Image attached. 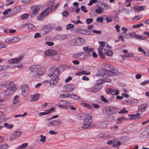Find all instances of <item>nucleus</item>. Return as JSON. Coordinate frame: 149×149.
Wrapping results in <instances>:
<instances>
[{
	"label": "nucleus",
	"mask_w": 149,
	"mask_h": 149,
	"mask_svg": "<svg viewBox=\"0 0 149 149\" xmlns=\"http://www.w3.org/2000/svg\"><path fill=\"white\" fill-rule=\"evenodd\" d=\"M29 69L31 72L32 77L35 78H39L46 71V69L44 68L35 65L31 66Z\"/></svg>",
	"instance_id": "1"
},
{
	"label": "nucleus",
	"mask_w": 149,
	"mask_h": 149,
	"mask_svg": "<svg viewBox=\"0 0 149 149\" xmlns=\"http://www.w3.org/2000/svg\"><path fill=\"white\" fill-rule=\"evenodd\" d=\"M98 74L97 76H100L104 77V75H107L110 77L115 75H118V70L115 67L113 69H110V70L104 71L102 70H100L98 71Z\"/></svg>",
	"instance_id": "2"
},
{
	"label": "nucleus",
	"mask_w": 149,
	"mask_h": 149,
	"mask_svg": "<svg viewBox=\"0 0 149 149\" xmlns=\"http://www.w3.org/2000/svg\"><path fill=\"white\" fill-rule=\"evenodd\" d=\"M92 116L91 114L86 115L85 116L82 128L87 129L88 128L92 122Z\"/></svg>",
	"instance_id": "3"
},
{
	"label": "nucleus",
	"mask_w": 149,
	"mask_h": 149,
	"mask_svg": "<svg viewBox=\"0 0 149 149\" xmlns=\"http://www.w3.org/2000/svg\"><path fill=\"white\" fill-rule=\"evenodd\" d=\"M103 85L101 83L97 84L95 85L93 87L89 88H86V90L88 92L92 93L100 91L102 88Z\"/></svg>",
	"instance_id": "4"
},
{
	"label": "nucleus",
	"mask_w": 149,
	"mask_h": 149,
	"mask_svg": "<svg viewBox=\"0 0 149 149\" xmlns=\"http://www.w3.org/2000/svg\"><path fill=\"white\" fill-rule=\"evenodd\" d=\"M52 7H51V8L49 7H47L41 13L38 17V19L40 20L42 19L43 18L48 15L50 11L52 10Z\"/></svg>",
	"instance_id": "5"
},
{
	"label": "nucleus",
	"mask_w": 149,
	"mask_h": 149,
	"mask_svg": "<svg viewBox=\"0 0 149 149\" xmlns=\"http://www.w3.org/2000/svg\"><path fill=\"white\" fill-rule=\"evenodd\" d=\"M52 74H48V76L51 77L54 75V76L58 77L60 75V71L58 68L56 67H52Z\"/></svg>",
	"instance_id": "6"
},
{
	"label": "nucleus",
	"mask_w": 149,
	"mask_h": 149,
	"mask_svg": "<svg viewBox=\"0 0 149 149\" xmlns=\"http://www.w3.org/2000/svg\"><path fill=\"white\" fill-rule=\"evenodd\" d=\"M59 79V77L54 76L49 81L50 86L51 87H54L57 83Z\"/></svg>",
	"instance_id": "7"
},
{
	"label": "nucleus",
	"mask_w": 149,
	"mask_h": 149,
	"mask_svg": "<svg viewBox=\"0 0 149 149\" xmlns=\"http://www.w3.org/2000/svg\"><path fill=\"white\" fill-rule=\"evenodd\" d=\"M75 30V32L76 33L83 35H91L92 33V32L90 33L91 32H89V31H88L87 29H82L80 28H78L76 29Z\"/></svg>",
	"instance_id": "8"
},
{
	"label": "nucleus",
	"mask_w": 149,
	"mask_h": 149,
	"mask_svg": "<svg viewBox=\"0 0 149 149\" xmlns=\"http://www.w3.org/2000/svg\"><path fill=\"white\" fill-rule=\"evenodd\" d=\"M118 111V110L117 108L115 107H111L107 109L106 111V113L108 115L110 114H114L116 113Z\"/></svg>",
	"instance_id": "9"
},
{
	"label": "nucleus",
	"mask_w": 149,
	"mask_h": 149,
	"mask_svg": "<svg viewBox=\"0 0 149 149\" xmlns=\"http://www.w3.org/2000/svg\"><path fill=\"white\" fill-rule=\"evenodd\" d=\"M30 9L32 12L30 14L31 17H33L38 12V7L36 6H31Z\"/></svg>",
	"instance_id": "10"
},
{
	"label": "nucleus",
	"mask_w": 149,
	"mask_h": 149,
	"mask_svg": "<svg viewBox=\"0 0 149 149\" xmlns=\"http://www.w3.org/2000/svg\"><path fill=\"white\" fill-rule=\"evenodd\" d=\"M53 28L51 24H48L45 26L43 30V33L44 35H46L51 32Z\"/></svg>",
	"instance_id": "11"
},
{
	"label": "nucleus",
	"mask_w": 149,
	"mask_h": 149,
	"mask_svg": "<svg viewBox=\"0 0 149 149\" xmlns=\"http://www.w3.org/2000/svg\"><path fill=\"white\" fill-rule=\"evenodd\" d=\"M6 88L9 90L14 92L15 91L16 87H15L14 84L10 81L8 82L6 84Z\"/></svg>",
	"instance_id": "12"
},
{
	"label": "nucleus",
	"mask_w": 149,
	"mask_h": 149,
	"mask_svg": "<svg viewBox=\"0 0 149 149\" xmlns=\"http://www.w3.org/2000/svg\"><path fill=\"white\" fill-rule=\"evenodd\" d=\"M140 137L141 139H146L149 137V129H147L141 133L140 135Z\"/></svg>",
	"instance_id": "13"
},
{
	"label": "nucleus",
	"mask_w": 149,
	"mask_h": 149,
	"mask_svg": "<svg viewBox=\"0 0 149 149\" xmlns=\"http://www.w3.org/2000/svg\"><path fill=\"white\" fill-rule=\"evenodd\" d=\"M62 123V122L60 120H53L50 122L49 125L50 127H53L57 126Z\"/></svg>",
	"instance_id": "14"
},
{
	"label": "nucleus",
	"mask_w": 149,
	"mask_h": 149,
	"mask_svg": "<svg viewBox=\"0 0 149 149\" xmlns=\"http://www.w3.org/2000/svg\"><path fill=\"white\" fill-rule=\"evenodd\" d=\"M22 133V131H16L14 132L10 136V140H13L15 138L19 137Z\"/></svg>",
	"instance_id": "15"
},
{
	"label": "nucleus",
	"mask_w": 149,
	"mask_h": 149,
	"mask_svg": "<svg viewBox=\"0 0 149 149\" xmlns=\"http://www.w3.org/2000/svg\"><path fill=\"white\" fill-rule=\"evenodd\" d=\"M101 67L102 68L104 69L105 71L110 70V69H113L114 67L106 63H103L101 65Z\"/></svg>",
	"instance_id": "16"
},
{
	"label": "nucleus",
	"mask_w": 149,
	"mask_h": 149,
	"mask_svg": "<svg viewBox=\"0 0 149 149\" xmlns=\"http://www.w3.org/2000/svg\"><path fill=\"white\" fill-rule=\"evenodd\" d=\"M65 89L68 91L71 92L74 89L75 86L73 84H70L65 85Z\"/></svg>",
	"instance_id": "17"
},
{
	"label": "nucleus",
	"mask_w": 149,
	"mask_h": 149,
	"mask_svg": "<svg viewBox=\"0 0 149 149\" xmlns=\"http://www.w3.org/2000/svg\"><path fill=\"white\" fill-rule=\"evenodd\" d=\"M14 92L6 88V89H5L1 93L3 96H7L13 94Z\"/></svg>",
	"instance_id": "18"
},
{
	"label": "nucleus",
	"mask_w": 149,
	"mask_h": 149,
	"mask_svg": "<svg viewBox=\"0 0 149 149\" xmlns=\"http://www.w3.org/2000/svg\"><path fill=\"white\" fill-rule=\"evenodd\" d=\"M56 53L55 50L52 49L47 50L45 52V54L48 56H53L56 54Z\"/></svg>",
	"instance_id": "19"
},
{
	"label": "nucleus",
	"mask_w": 149,
	"mask_h": 149,
	"mask_svg": "<svg viewBox=\"0 0 149 149\" xmlns=\"http://www.w3.org/2000/svg\"><path fill=\"white\" fill-rule=\"evenodd\" d=\"M72 41H77V42H78L77 44L75 43L74 44L75 45H82L84 42L85 41L84 39L82 38H81L80 37H78L77 40H73Z\"/></svg>",
	"instance_id": "20"
},
{
	"label": "nucleus",
	"mask_w": 149,
	"mask_h": 149,
	"mask_svg": "<svg viewBox=\"0 0 149 149\" xmlns=\"http://www.w3.org/2000/svg\"><path fill=\"white\" fill-rule=\"evenodd\" d=\"M23 57V56L21 55L19 57L17 58H13L10 60L9 61V62L10 63H17L21 60Z\"/></svg>",
	"instance_id": "21"
},
{
	"label": "nucleus",
	"mask_w": 149,
	"mask_h": 149,
	"mask_svg": "<svg viewBox=\"0 0 149 149\" xmlns=\"http://www.w3.org/2000/svg\"><path fill=\"white\" fill-rule=\"evenodd\" d=\"M83 50L87 54H88L93 51L94 50V49L93 48H89V46H87L86 47H83Z\"/></svg>",
	"instance_id": "22"
},
{
	"label": "nucleus",
	"mask_w": 149,
	"mask_h": 149,
	"mask_svg": "<svg viewBox=\"0 0 149 149\" xmlns=\"http://www.w3.org/2000/svg\"><path fill=\"white\" fill-rule=\"evenodd\" d=\"M22 93H28L29 90V88L27 85H24L22 86Z\"/></svg>",
	"instance_id": "23"
},
{
	"label": "nucleus",
	"mask_w": 149,
	"mask_h": 149,
	"mask_svg": "<svg viewBox=\"0 0 149 149\" xmlns=\"http://www.w3.org/2000/svg\"><path fill=\"white\" fill-rule=\"evenodd\" d=\"M40 96V94L38 93H36L33 95L31 96V101L33 102L35 101H37L39 97Z\"/></svg>",
	"instance_id": "24"
},
{
	"label": "nucleus",
	"mask_w": 149,
	"mask_h": 149,
	"mask_svg": "<svg viewBox=\"0 0 149 149\" xmlns=\"http://www.w3.org/2000/svg\"><path fill=\"white\" fill-rule=\"evenodd\" d=\"M67 36L65 34H61L57 36V39L59 40H63L66 39Z\"/></svg>",
	"instance_id": "25"
},
{
	"label": "nucleus",
	"mask_w": 149,
	"mask_h": 149,
	"mask_svg": "<svg viewBox=\"0 0 149 149\" xmlns=\"http://www.w3.org/2000/svg\"><path fill=\"white\" fill-rule=\"evenodd\" d=\"M140 114L139 113H137L136 114H133L129 115V116L131 117V119L134 120L138 118L139 117H140Z\"/></svg>",
	"instance_id": "26"
},
{
	"label": "nucleus",
	"mask_w": 149,
	"mask_h": 149,
	"mask_svg": "<svg viewBox=\"0 0 149 149\" xmlns=\"http://www.w3.org/2000/svg\"><path fill=\"white\" fill-rule=\"evenodd\" d=\"M129 137L127 136L121 137L120 138V140L122 143L127 142L129 141Z\"/></svg>",
	"instance_id": "27"
},
{
	"label": "nucleus",
	"mask_w": 149,
	"mask_h": 149,
	"mask_svg": "<svg viewBox=\"0 0 149 149\" xmlns=\"http://www.w3.org/2000/svg\"><path fill=\"white\" fill-rule=\"evenodd\" d=\"M104 51V54L107 56H111L113 54V52L111 50L106 49Z\"/></svg>",
	"instance_id": "28"
},
{
	"label": "nucleus",
	"mask_w": 149,
	"mask_h": 149,
	"mask_svg": "<svg viewBox=\"0 0 149 149\" xmlns=\"http://www.w3.org/2000/svg\"><path fill=\"white\" fill-rule=\"evenodd\" d=\"M28 28L29 31H34L36 29V27L31 24H28Z\"/></svg>",
	"instance_id": "29"
},
{
	"label": "nucleus",
	"mask_w": 149,
	"mask_h": 149,
	"mask_svg": "<svg viewBox=\"0 0 149 149\" xmlns=\"http://www.w3.org/2000/svg\"><path fill=\"white\" fill-rule=\"evenodd\" d=\"M104 11L103 8L100 6H98V8L95 10V12L98 14H100Z\"/></svg>",
	"instance_id": "30"
},
{
	"label": "nucleus",
	"mask_w": 149,
	"mask_h": 149,
	"mask_svg": "<svg viewBox=\"0 0 149 149\" xmlns=\"http://www.w3.org/2000/svg\"><path fill=\"white\" fill-rule=\"evenodd\" d=\"M113 147H118L120 144L121 143L120 141H118L117 140H114L113 141Z\"/></svg>",
	"instance_id": "31"
},
{
	"label": "nucleus",
	"mask_w": 149,
	"mask_h": 149,
	"mask_svg": "<svg viewBox=\"0 0 149 149\" xmlns=\"http://www.w3.org/2000/svg\"><path fill=\"white\" fill-rule=\"evenodd\" d=\"M4 127L9 129H11L13 128L14 125L13 124H9L8 123H5L4 124Z\"/></svg>",
	"instance_id": "32"
},
{
	"label": "nucleus",
	"mask_w": 149,
	"mask_h": 149,
	"mask_svg": "<svg viewBox=\"0 0 149 149\" xmlns=\"http://www.w3.org/2000/svg\"><path fill=\"white\" fill-rule=\"evenodd\" d=\"M12 38V43H16L20 40V38L17 36H14Z\"/></svg>",
	"instance_id": "33"
},
{
	"label": "nucleus",
	"mask_w": 149,
	"mask_h": 149,
	"mask_svg": "<svg viewBox=\"0 0 149 149\" xmlns=\"http://www.w3.org/2000/svg\"><path fill=\"white\" fill-rule=\"evenodd\" d=\"M53 56H52V58L54 60L58 61L60 59V56L59 54L56 53V54Z\"/></svg>",
	"instance_id": "34"
},
{
	"label": "nucleus",
	"mask_w": 149,
	"mask_h": 149,
	"mask_svg": "<svg viewBox=\"0 0 149 149\" xmlns=\"http://www.w3.org/2000/svg\"><path fill=\"white\" fill-rule=\"evenodd\" d=\"M134 8L135 10L137 12L143 10V7L142 6H140L139 7L136 6L134 7Z\"/></svg>",
	"instance_id": "35"
},
{
	"label": "nucleus",
	"mask_w": 149,
	"mask_h": 149,
	"mask_svg": "<svg viewBox=\"0 0 149 149\" xmlns=\"http://www.w3.org/2000/svg\"><path fill=\"white\" fill-rule=\"evenodd\" d=\"M137 39L138 40H147L148 39V38L144 36H139V35H137Z\"/></svg>",
	"instance_id": "36"
},
{
	"label": "nucleus",
	"mask_w": 149,
	"mask_h": 149,
	"mask_svg": "<svg viewBox=\"0 0 149 149\" xmlns=\"http://www.w3.org/2000/svg\"><path fill=\"white\" fill-rule=\"evenodd\" d=\"M81 105L85 107H86L88 109H91L92 108V107L91 106L88 104L84 103V102H82L81 104Z\"/></svg>",
	"instance_id": "37"
},
{
	"label": "nucleus",
	"mask_w": 149,
	"mask_h": 149,
	"mask_svg": "<svg viewBox=\"0 0 149 149\" xmlns=\"http://www.w3.org/2000/svg\"><path fill=\"white\" fill-rule=\"evenodd\" d=\"M91 32L90 33H91V32H92L91 34L95 33H96V34H100L102 33V31H101L100 30H91L89 31V32Z\"/></svg>",
	"instance_id": "38"
},
{
	"label": "nucleus",
	"mask_w": 149,
	"mask_h": 149,
	"mask_svg": "<svg viewBox=\"0 0 149 149\" xmlns=\"http://www.w3.org/2000/svg\"><path fill=\"white\" fill-rule=\"evenodd\" d=\"M40 137L41 138L40 139V141L42 143H44L45 142L46 139V137L45 136H43L42 135H40Z\"/></svg>",
	"instance_id": "39"
},
{
	"label": "nucleus",
	"mask_w": 149,
	"mask_h": 149,
	"mask_svg": "<svg viewBox=\"0 0 149 149\" xmlns=\"http://www.w3.org/2000/svg\"><path fill=\"white\" fill-rule=\"evenodd\" d=\"M146 107V105H142L138 107V109L140 111L143 110L145 109Z\"/></svg>",
	"instance_id": "40"
},
{
	"label": "nucleus",
	"mask_w": 149,
	"mask_h": 149,
	"mask_svg": "<svg viewBox=\"0 0 149 149\" xmlns=\"http://www.w3.org/2000/svg\"><path fill=\"white\" fill-rule=\"evenodd\" d=\"M71 98L76 100H79L80 99V97L76 95L72 94Z\"/></svg>",
	"instance_id": "41"
},
{
	"label": "nucleus",
	"mask_w": 149,
	"mask_h": 149,
	"mask_svg": "<svg viewBox=\"0 0 149 149\" xmlns=\"http://www.w3.org/2000/svg\"><path fill=\"white\" fill-rule=\"evenodd\" d=\"M139 100L137 99L134 98H131L130 100V104H132L133 103H136L138 102Z\"/></svg>",
	"instance_id": "42"
},
{
	"label": "nucleus",
	"mask_w": 149,
	"mask_h": 149,
	"mask_svg": "<svg viewBox=\"0 0 149 149\" xmlns=\"http://www.w3.org/2000/svg\"><path fill=\"white\" fill-rule=\"evenodd\" d=\"M28 145V143H23L21 145L19 146L17 148V149H22L24 148H25Z\"/></svg>",
	"instance_id": "43"
},
{
	"label": "nucleus",
	"mask_w": 149,
	"mask_h": 149,
	"mask_svg": "<svg viewBox=\"0 0 149 149\" xmlns=\"http://www.w3.org/2000/svg\"><path fill=\"white\" fill-rule=\"evenodd\" d=\"M8 146V145L6 144L1 145L0 146V149H7Z\"/></svg>",
	"instance_id": "44"
},
{
	"label": "nucleus",
	"mask_w": 149,
	"mask_h": 149,
	"mask_svg": "<svg viewBox=\"0 0 149 149\" xmlns=\"http://www.w3.org/2000/svg\"><path fill=\"white\" fill-rule=\"evenodd\" d=\"M102 82L101 83H102L105 82H107L108 83H110L111 81V79L109 78H106L105 79H102Z\"/></svg>",
	"instance_id": "45"
},
{
	"label": "nucleus",
	"mask_w": 149,
	"mask_h": 149,
	"mask_svg": "<svg viewBox=\"0 0 149 149\" xmlns=\"http://www.w3.org/2000/svg\"><path fill=\"white\" fill-rule=\"evenodd\" d=\"M29 14L27 13H25L22 15L21 17L22 19H25L28 17Z\"/></svg>",
	"instance_id": "46"
},
{
	"label": "nucleus",
	"mask_w": 149,
	"mask_h": 149,
	"mask_svg": "<svg viewBox=\"0 0 149 149\" xmlns=\"http://www.w3.org/2000/svg\"><path fill=\"white\" fill-rule=\"evenodd\" d=\"M74 25L71 24H69L67 25L66 28L67 30H68L70 29H73L74 28Z\"/></svg>",
	"instance_id": "47"
},
{
	"label": "nucleus",
	"mask_w": 149,
	"mask_h": 149,
	"mask_svg": "<svg viewBox=\"0 0 149 149\" xmlns=\"http://www.w3.org/2000/svg\"><path fill=\"white\" fill-rule=\"evenodd\" d=\"M143 23H140L136 25H134L132 26V28L134 29L139 28L140 27L143 26Z\"/></svg>",
	"instance_id": "48"
},
{
	"label": "nucleus",
	"mask_w": 149,
	"mask_h": 149,
	"mask_svg": "<svg viewBox=\"0 0 149 149\" xmlns=\"http://www.w3.org/2000/svg\"><path fill=\"white\" fill-rule=\"evenodd\" d=\"M81 10L84 13H86L87 12V10L86 9V7L85 6H82L81 7Z\"/></svg>",
	"instance_id": "49"
},
{
	"label": "nucleus",
	"mask_w": 149,
	"mask_h": 149,
	"mask_svg": "<svg viewBox=\"0 0 149 149\" xmlns=\"http://www.w3.org/2000/svg\"><path fill=\"white\" fill-rule=\"evenodd\" d=\"M138 35L135 34V33L133 32L130 34V36L131 37L137 39Z\"/></svg>",
	"instance_id": "50"
},
{
	"label": "nucleus",
	"mask_w": 149,
	"mask_h": 149,
	"mask_svg": "<svg viewBox=\"0 0 149 149\" xmlns=\"http://www.w3.org/2000/svg\"><path fill=\"white\" fill-rule=\"evenodd\" d=\"M93 21V18H88L86 20V23L87 24H89L91 23Z\"/></svg>",
	"instance_id": "51"
},
{
	"label": "nucleus",
	"mask_w": 149,
	"mask_h": 149,
	"mask_svg": "<svg viewBox=\"0 0 149 149\" xmlns=\"http://www.w3.org/2000/svg\"><path fill=\"white\" fill-rule=\"evenodd\" d=\"M101 98L102 100L104 102L108 103V100L104 97L103 95H102L101 96Z\"/></svg>",
	"instance_id": "52"
},
{
	"label": "nucleus",
	"mask_w": 149,
	"mask_h": 149,
	"mask_svg": "<svg viewBox=\"0 0 149 149\" xmlns=\"http://www.w3.org/2000/svg\"><path fill=\"white\" fill-rule=\"evenodd\" d=\"M62 14L65 17H67L69 15V12L67 11H63L62 13Z\"/></svg>",
	"instance_id": "53"
},
{
	"label": "nucleus",
	"mask_w": 149,
	"mask_h": 149,
	"mask_svg": "<svg viewBox=\"0 0 149 149\" xmlns=\"http://www.w3.org/2000/svg\"><path fill=\"white\" fill-rule=\"evenodd\" d=\"M107 125L106 123H103L100 125V127L101 128H105L107 126Z\"/></svg>",
	"instance_id": "54"
},
{
	"label": "nucleus",
	"mask_w": 149,
	"mask_h": 149,
	"mask_svg": "<svg viewBox=\"0 0 149 149\" xmlns=\"http://www.w3.org/2000/svg\"><path fill=\"white\" fill-rule=\"evenodd\" d=\"M133 56V54L132 53H129L126 54L127 57L132 58Z\"/></svg>",
	"instance_id": "55"
},
{
	"label": "nucleus",
	"mask_w": 149,
	"mask_h": 149,
	"mask_svg": "<svg viewBox=\"0 0 149 149\" xmlns=\"http://www.w3.org/2000/svg\"><path fill=\"white\" fill-rule=\"evenodd\" d=\"M7 69V67L5 66H0V72L4 70Z\"/></svg>",
	"instance_id": "56"
},
{
	"label": "nucleus",
	"mask_w": 149,
	"mask_h": 149,
	"mask_svg": "<svg viewBox=\"0 0 149 149\" xmlns=\"http://www.w3.org/2000/svg\"><path fill=\"white\" fill-rule=\"evenodd\" d=\"M97 1V0H91L89 3L88 5L89 6L92 5L94 3H95Z\"/></svg>",
	"instance_id": "57"
},
{
	"label": "nucleus",
	"mask_w": 149,
	"mask_h": 149,
	"mask_svg": "<svg viewBox=\"0 0 149 149\" xmlns=\"http://www.w3.org/2000/svg\"><path fill=\"white\" fill-rule=\"evenodd\" d=\"M45 44L49 46H52L54 44V42L49 41L46 42Z\"/></svg>",
	"instance_id": "58"
},
{
	"label": "nucleus",
	"mask_w": 149,
	"mask_h": 149,
	"mask_svg": "<svg viewBox=\"0 0 149 149\" xmlns=\"http://www.w3.org/2000/svg\"><path fill=\"white\" fill-rule=\"evenodd\" d=\"M33 0H21V2L23 3H28L32 2Z\"/></svg>",
	"instance_id": "59"
},
{
	"label": "nucleus",
	"mask_w": 149,
	"mask_h": 149,
	"mask_svg": "<svg viewBox=\"0 0 149 149\" xmlns=\"http://www.w3.org/2000/svg\"><path fill=\"white\" fill-rule=\"evenodd\" d=\"M104 18L103 17H97L96 18V20L97 22H103Z\"/></svg>",
	"instance_id": "60"
},
{
	"label": "nucleus",
	"mask_w": 149,
	"mask_h": 149,
	"mask_svg": "<svg viewBox=\"0 0 149 149\" xmlns=\"http://www.w3.org/2000/svg\"><path fill=\"white\" fill-rule=\"evenodd\" d=\"M126 112H128V111L126 110L125 109V108H124L123 109H122V110H120L119 112V113L120 114L124 113Z\"/></svg>",
	"instance_id": "61"
},
{
	"label": "nucleus",
	"mask_w": 149,
	"mask_h": 149,
	"mask_svg": "<svg viewBox=\"0 0 149 149\" xmlns=\"http://www.w3.org/2000/svg\"><path fill=\"white\" fill-rule=\"evenodd\" d=\"M98 42L100 43L101 46L102 47H104L106 45V42H105L98 41Z\"/></svg>",
	"instance_id": "62"
},
{
	"label": "nucleus",
	"mask_w": 149,
	"mask_h": 149,
	"mask_svg": "<svg viewBox=\"0 0 149 149\" xmlns=\"http://www.w3.org/2000/svg\"><path fill=\"white\" fill-rule=\"evenodd\" d=\"M11 9L10 8H9L7 10H6L3 13V15H7L8 13L11 10Z\"/></svg>",
	"instance_id": "63"
},
{
	"label": "nucleus",
	"mask_w": 149,
	"mask_h": 149,
	"mask_svg": "<svg viewBox=\"0 0 149 149\" xmlns=\"http://www.w3.org/2000/svg\"><path fill=\"white\" fill-rule=\"evenodd\" d=\"M12 38H6L5 40V42L8 43V42H11L12 43Z\"/></svg>",
	"instance_id": "64"
}]
</instances>
